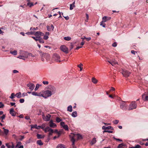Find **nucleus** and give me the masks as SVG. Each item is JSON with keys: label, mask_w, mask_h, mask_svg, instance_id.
Returning a JSON list of instances; mask_svg holds the SVG:
<instances>
[{"label": "nucleus", "mask_w": 148, "mask_h": 148, "mask_svg": "<svg viewBox=\"0 0 148 148\" xmlns=\"http://www.w3.org/2000/svg\"><path fill=\"white\" fill-rule=\"evenodd\" d=\"M40 53L41 60L43 62L47 61L50 59L49 55L46 53H42L41 51H39Z\"/></svg>", "instance_id": "nucleus-1"}, {"label": "nucleus", "mask_w": 148, "mask_h": 148, "mask_svg": "<svg viewBox=\"0 0 148 148\" xmlns=\"http://www.w3.org/2000/svg\"><path fill=\"white\" fill-rule=\"evenodd\" d=\"M77 135V134H74L73 133H71L69 135L71 140L72 142V145H75V139L76 138L77 139V136H75Z\"/></svg>", "instance_id": "nucleus-2"}, {"label": "nucleus", "mask_w": 148, "mask_h": 148, "mask_svg": "<svg viewBox=\"0 0 148 148\" xmlns=\"http://www.w3.org/2000/svg\"><path fill=\"white\" fill-rule=\"evenodd\" d=\"M52 94L51 91L47 90L45 91L44 94H42L41 95L44 98H46L48 97L51 96Z\"/></svg>", "instance_id": "nucleus-3"}, {"label": "nucleus", "mask_w": 148, "mask_h": 148, "mask_svg": "<svg viewBox=\"0 0 148 148\" xmlns=\"http://www.w3.org/2000/svg\"><path fill=\"white\" fill-rule=\"evenodd\" d=\"M136 106L137 104L136 102L135 101H132L130 104L128 110H130L135 109L136 108Z\"/></svg>", "instance_id": "nucleus-4"}, {"label": "nucleus", "mask_w": 148, "mask_h": 148, "mask_svg": "<svg viewBox=\"0 0 148 148\" xmlns=\"http://www.w3.org/2000/svg\"><path fill=\"white\" fill-rule=\"evenodd\" d=\"M53 59L57 62H60L61 61L60 60V56L56 53L54 54L53 56Z\"/></svg>", "instance_id": "nucleus-5"}, {"label": "nucleus", "mask_w": 148, "mask_h": 148, "mask_svg": "<svg viewBox=\"0 0 148 148\" xmlns=\"http://www.w3.org/2000/svg\"><path fill=\"white\" fill-rule=\"evenodd\" d=\"M123 76L125 77H127L130 75L131 73L126 70H122L121 72Z\"/></svg>", "instance_id": "nucleus-6"}, {"label": "nucleus", "mask_w": 148, "mask_h": 148, "mask_svg": "<svg viewBox=\"0 0 148 148\" xmlns=\"http://www.w3.org/2000/svg\"><path fill=\"white\" fill-rule=\"evenodd\" d=\"M51 91L52 94H55L56 91V88L53 86L50 85L48 86L47 88Z\"/></svg>", "instance_id": "nucleus-7"}, {"label": "nucleus", "mask_w": 148, "mask_h": 148, "mask_svg": "<svg viewBox=\"0 0 148 148\" xmlns=\"http://www.w3.org/2000/svg\"><path fill=\"white\" fill-rule=\"evenodd\" d=\"M60 49L62 51L66 53H68V49L65 45H62L60 47Z\"/></svg>", "instance_id": "nucleus-8"}, {"label": "nucleus", "mask_w": 148, "mask_h": 148, "mask_svg": "<svg viewBox=\"0 0 148 148\" xmlns=\"http://www.w3.org/2000/svg\"><path fill=\"white\" fill-rule=\"evenodd\" d=\"M34 34L36 36V37H38L39 38H40L41 36H42L44 35L43 33L40 31L34 32Z\"/></svg>", "instance_id": "nucleus-9"}, {"label": "nucleus", "mask_w": 148, "mask_h": 148, "mask_svg": "<svg viewBox=\"0 0 148 148\" xmlns=\"http://www.w3.org/2000/svg\"><path fill=\"white\" fill-rule=\"evenodd\" d=\"M120 108L123 110H126L127 109V105L125 102H123L121 104Z\"/></svg>", "instance_id": "nucleus-10"}, {"label": "nucleus", "mask_w": 148, "mask_h": 148, "mask_svg": "<svg viewBox=\"0 0 148 148\" xmlns=\"http://www.w3.org/2000/svg\"><path fill=\"white\" fill-rule=\"evenodd\" d=\"M108 61L112 66H114L115 65L118 64V62L114 59L111 60L110 61L108 60Z\"/></svg>", "instance_id": "nucleus-11"}, {"label": "nucleus", "mask_w": 148, "mask_h": 148, "mask_svg": "<svg viewBox=\"0 0 148 148\" xmlns=\"http://www.w3.org/2000/svg\"><path fill=\"white\" fill-rule=\"evenodd\" d=\"M25 56H20L18 57V58L22 59L24 60H25V59H26L28 57V54L27 52H25Z\"/></svg>", "instance_id": "nucleus-12"}, {"label": "nucleus", "mask_w": 148, "mask_h": 148, "mask_svg": "<svg viewBox=\"0 0 148 148\" xmlns=\"http://www.w3.org/2000/svg\"><path fill=\"white\" fill-rule=\"evenodd\" d=\"M27 86L29 88L32 90L35 87V85L32 83H30L27 84Z\"/></svg>", "instance_id": "nucleus-13"}, {"label": "nucleus", "mask_w": 148, "mask_h": 148, "mask_svg": "<svg viewBox=\"0 0 148 148\" xmlns=\"http://www.w3.org/2000/svg\"><path fill=\"white\" fill-rule=\"evenodd\" d=\"M42 116L43 119L46 121H49L50 120L51 116L49 114H48L46 116L44 115H42Z\"/></svg>", "instance_id": "nucleus-14"}, {"label": "nucleus", "mask_w": 148, "mask_h": 148, "mask_svg": "<svg viewBox=\"0 0 148 148\" xmlns=\"http://www.w3.org/2000/svg\"><path fill=\"white\" fill-rule=\"evenodd\" d=\"M10 113L12 116H15L16 114V112L14 111V109L13 108H12L10 109Z\"/></svg>", "instance_id": "nucleus-15"}, {"label": "nucleus", "mask_w": 148, "mask_h": 148, "mask_svg": "<svg viewBox=\"0 0 148 148\" xmlns=\"http://www.w3.org/2000/svg\"><path fill=\"white\" fill-rule=\"evenodd\" d=\"M49 126L52 128H55L56 127V124L53 122V121L52 120H51L49 122Z\"/></svg>", "instance_id": "nucleus-16"}, {"label": "nucleus", "mask_w": 148, "mask_h": 148, "mask_svg": "<svg viewBox=\"0 0 148 148\" xmlns=\"http://www.w3.org/2000/svg\"><path fill=\"white\" fill-rule=\"evenodd\" d=\"M111 19L110 17L104 16L102 18V21L105 22Z\"/></svg>", "instance_id": "nucleus-17"}, {"label": "nucleus", "mask_w": 148, "mask_h": 148, "mask_svg": "<svg viewBox=\"0 0 148 148\" xmlns=\"http://www.w3.org/2000/svg\"><path fill=\"white\" fill-rule=\"evenodd\" d=\"M142 98L144 101H147L148 100V96L145 95V94H143L142 95Z\"/></svg>", "instance_id": "nucleus-18"}, {"label": "nucleus", "mask_w": 148, "mask_h": 148, "mask_svg": "<svg viewBox=\"0 0 148 148\" xmlns=\"http://www.w3.org/2000/svg\"><path fill=\"white\" fill-rule=\"evenodd\" d=\"M49 34V32H46L43 38L45 40H47L49 38L48 36Z\"/></svg>", "instance_id": "nucleus-19"}, {"label": "nucleus", "mask_w": 148, "mask_h": 148, "mask_svg": "<svg viewBox=\"0 0 148 148\" xmlns=\"http://www.w3.org/2000/svg\"><path fill=\"white\" fill-rule=\"evenodd\" d=\"M56 148H66V147L64 145L59 144L57 146Z\"/></svg>", "instance_id": "nucleus-20"}, {"label": "nucleus", "mask_w": 148, "mask_h": 148, "mask_svg": "<svg viewBox=\"0 0 148 148\" xmlns=\"http://www.w3.org/2000/svg\"><path fill=\"white\" fill-rule=\"evenodd\" d=\"M32 94L33 95H34L35 96H41L40 94L38 93L35 92H32Z\"/></svg>", "instance_id": "nucleus-21"}, {"label": "nucleus", "mask_w": 148, "mask_h": 148, "mask_svg": "<svg viewBox=\"0 0 148 148\" xmlns=\"http://www.w3.org/2000/svg\"><path fill=\"white\" fill-rule=\"evenodd\" d=\"M31 128H35L37 129H38L40 128L39 126H38L36 125H31Z\"/></svg>", "instance_id": "nucleus-22"}, {"label": "nucleus", "mask_w": 148, "mask_h": 148, "mask_svg": "<svg viewBox=\"0 0 148 148\" xmlns=\"http://www.w3.org/2000/svg\"><path fill=\"white\" fill-rule=\"evenodd\" d=\"M3 129L5 135H7L9 132V130L8 129H5L4 127H3Z\"/></svg>", "instance_id": "nucleus-23"}, {"label": "nucleus", "mask_w": 148, "mask_h": 148, "mask_svg": "<svg viewBox=\"0 0 148 148\" xmlns=\"http://www.w3.org/2000/svg\"><path fill=\"white\" fill-rule=\"evenodd\" d=\"M92 81L94 84H96L98 82V80L96 79L95 77H92Z\"/></svg>", "instance_id": "nucleus-24"}, {"label": "nucleus", "mask_w": 148, "mask_h": 148, "mask_svg": "<svg viewBox=\"0 0 148 148\" xmlns=\"http://www.w3.org/2000/svg\"><path fill=\"white\" fill-rule=\"evenodd\" d=\"M37 137L38 138V139H40V138H44V135H42L41 134H37Z\"/></svg>", "instance_id": "nucleus-25"}, {"label": "nucleus", "mask_w": 148, "mask_h": 148, "mask_svg": "<svg viewBox=\"0 0 148 148\" xmlns=\"http://www.w3.org/2000/svg\"><path fill=\"white\" fill-rule=\"evenodd\" d=\"M67 111L70 112L72 111V107L71 106H69L67 108Z\"/></svg>", "instance_id": "nucleus-26"}, {"label": "nucleus", "mask_w": 148, "mask_h": 148, "mask_svg": "<svg viewBox=\"0 0 148 148\" xmlns=\"http://www.w3.org/2000/svg\"><path fill=\"white\" fill-rule=\"evenodd\" d=\"M37 143L40 145H43V143L41 140H37Z\"/></svg>", "instance_id": "nucleus-27"}, {"label": "nucleus", "mask_w": 148, "mask_h": 148, "mask_svg": "<svg viewBox=\"0 0 148 148\" xmlns=\"http://www.w3.org/2000/svg\"><path fill=\"white\" fill-rule=\"evenodd\" d=\"M49 136L51 135L53 132V130L51 128H50V129L49 130Z\"/></svg>", "instance_id": "nucleus-28"}, {"label": "nucleus", "mask_w": 148, "mask_h": 148, "mask_svg": "<svg viewBox=\"0 0 148 148\" xmlns=\"http://www.w3.org/2000/svg\"><path fill=\"white\" fill-rule=\"evenodd\" d=\"M72 116L73 117H75L77 116V112L75 111L73 112L71 114Z\"/></svg>", "instance_id": "nucleus-29"}, {"label": "nucleus", "mask_w": 148, "mask_h": 148, "mask_svg": "<svg viewBox=\"0 0 148 148\" xmlns=\"http://www.w3.org/2000/svg\"><path fill=\"white\" fill-rule=\"evenodd\" d=\"M21 92H19L18 93H16L15 95V96H16V97H17L18 98H20L21 97Z\"/></svg>", "instance_id": "nucleus-30"}, {"label": "nucleus", "mask_w": 148, "mask_h": 148, "mask_svg": "<svg viewBox=\"0 0 148 148\" xmlns=\"http://www.w3.org/2000/svg\"><path fill=\"white\" fill-rule=\"evenodd\" d=\"M96 138H93L92 141L91 142V144L92 145L95 143L96 142Z\"/></svg>", "instance_id": "nucleus-31"}, {"label": "nucleus", "mask_w": 148, "mask_h": 148, "mask_svg": "<svg viewBox=\"0 0 148 148\" xmlns=\"http://www.w3.org/2000/svg\"><path fill=\"white\" fill-rule=\"evenodd\" d=\"M50 128L49 127H46L45 129H43V130L45 132H49V130L50 129Z\"/></svg>", "instance_id": "nucleus-32"}, {"label": "nucleus", "mask_w": 148, "mask_h": 148, "mask_svg": "<svg viewBox=\"0 0 148 148\" xmlns=\"http://www.w3.org/2000/svg\"><path fill=\"white\" fill-rule=\"evenodd\" d=\"M24 138V136H21V135L19 136H18V140H21L23 139Z\"/></svg>", "instance_id": "nucleus-33"}, {"label": "nucleus", "mask_w": 148, "mask_h": 148, "mask_svg": "<svg viewBox=\"0 0 148 148\" xmlns=\"http://www.w3.org/2000/svg\"><path fill=\"white\" fill-rule=\"evenodd\" d=\"M104 22H105L103 21H102L101 22L100 24V25L102 26L103 27H106V24L104 23Z\"/></svg>", "instance_id": "nucleus-34"}, {"label": "nucleus", "mask_w": 148, "mask_h": 148, "mask_svg": "<svg viewBox=\"0 0 148 148\" xmlns=\"http://www.w3.org/2000/svg\"><path fill=\"white\" fill-rule=\"evenodd\" d=\"M63 130H61L59 131L58 132H57V134H58V137H59L60 135L63 132Z\"/></svg>", "instance_id": "nucleus-35"}, {"label": "nucleus", "mask_w": 148, "mask_h": 148, "mask_svg": "<svg viewBox=\"0 0 148 148\" xmlns=\"http://www.w3.org/2000/svg\"><path fill=\"white\" fill-rule=\"evenodd\" d=\"M82 66L83 64L82 63H80L79 64L77 65L78 67L80 68V71H82V70L83 68L82 67Z\"/></svg>", "instance_id": "nucleus-36"}, {"label": "nucleus", "mask_w": 148, "mask_h": 148, "mask_svg": "<svg viewBox=\"0 0 148 148\" xmlns=\"http://www.w3.org/2000/svg\"><path fill=\"white\" fill-rule=\"evenodd\" d=\"M75 136H77V139H79L80 138H82V136L81 135H80L79 134H77V135H76Z\"/></svg>", "instance_id": "nucleus-37"}, {"label": "nucleus", "mask_w": 148, "mask_h": 148, "mask_svg": "<svg viewBox=\"0 0 148 148\" xmlns=\"http://www.w3.org/2000/svg\"><path fill=\"white\" fill-rule=\"evenodd\" d=\"M10 53L11 54L14 55H16L17 54V52L16 51L14 50L13 51H11Z\"/></svg>", "instance_id": "nucleus-38"}, {"label": "nucleus", "mask_w": 148, "mask_h": 148, "mask_svg": "<svg viewBox=\"0 0 148 148\" xmlns=\"http://www.w3.org/2000/svg\"><path fill=\"white\" fill-rule=\"evenodd\" d=\"M71 39V38L69 36L66 37L64 38V39L66 40L69 41Z\"/></svg>", "instance_id": "nucleus-39"}, {"label": "nucleus", "mask_w": 148, "mask_h": 148, "mask_svg": "<svg viewBox=\"0 0 148 148\" xmlns=\"http://www.w3.org/2000/svg\"><path fill=\"white\" fill-rule=\"evenodd\" d=\"M63 127L66 131H68L69 130V128L68 127V126L67 125H65Z\"/></svg>", "instance_id": "nucleus-40"}, {"label": "nucleus", "mask_w": 148, "mask_h": 148, "mask_svg": "<svg viewBox=\"0 0 148 148\" xmlns=\"http://www.w3.org/2000/svg\"><path fill=\"white\" fill-rule=\"evenodd\" d=\"M62 119H61L59 117H57L56 119V122L58 123H59L61 121H62Z\"/></svg>", "instance_id": "nucleus-41"}, {"label": "nucleus", "mask_w": 148, "mask_h": 148, "mask_svg": "<svg viewBox=\"0 0 148 148\" xmlns=\"http://www.w3.org/2000/svg\"><path fill=\"white\" fill-rule=\"evenodd\" d=\"M27 5L29 6L30 7H31L32 6H33V3H27Z\"/></svg>", "instance_id": "nucleus-42"}, {"label": "nucleus", "mask_w": 148, "mask_h": 148, "mask_svg": "<svg viewBox=\"0 0 148 148\" xmlns=\"http://www.w3.org/2000/svg\"><path fill=\"white\" fill-rule=\"evenodd\" d=\"M21 143L20 142H17V144L16 145V147H18L19 146L21 145Z\"/></svg>", "instance_id": "nucleus-43"}, {"label": "nucleus", "mask_w": 148, "mask_h": 148, "mask_svg": "<svg viewBox=\"0 0 148 148\" xmlns=\"http://www.w3.org/2000/svg\"><path fill=\"white\" fill-rule=\"evenodd\" d=\"M119 122V121L118 120H116L113 121V123L115 124H117Z\"/></svg>", "instance_id": "nucleus-44"}, {"label": "nucleus", "mask_w": 148, "mask_h": 148, "mask_svg": "<svg viewBox=\"0 0 148 148\" xmlns=\"http://www.w3.org/2000/svg\"><path fill=\"white\" fill-rule=\"evenodd\" d=\"M38 41H39V42L40 43H43L44 42V41L41 39V38H39V40H38Z\"/></svg>", "instance_id": "nucleus-45"}, {"label": "nucleus", "mask_w": 148, "mask_h": 148, "mask_svg": "<svg viewBox=\"0 0 148 148\" xmlns=\"http://www.w3.org/2000/svg\"><path fill=\"white\" fill-rule=\"evenodd\" d=\"M39 86L40 85L38 84H37L36 85L35 88V91L37 90L38 89L39 87Z\"/></svg>", "instance_id": "nucleus-46"}, {"label": "nucleus", "mask_w": 148, "mask_h": 148, "mask_svg": "<svg viewBox=\"0 0 148 148\" xmlns=\"http://www.w3.org/2000/svg\"><path fill=\"white\" fill-rule=\"evenodd\" d=\"M12 136L13 138H15L16 140H18V136H17L15 134H13Z\"/></svg>", "instance_id": "nucleus-47"}, {"label": "nucleus", "mask_w": 148, "mask_h": 148, "mask_svg": "<svg viewBox=\"0 0 148 148\" xmlns=\"http://www.w3.org/2000/svg\"><path fill=\"white\" fill-rule=\"evenodd\" d=\"M124 145L123 144V143L120 144L118 146V148H122L123 147Z\"/></svg>", "instance_id": "nucleus-48"}, {"label": "nucleus", "mask_w": 148, "mask_h": 148, "mask_svg": "<svg viewBox=\"0 0 148 148\" xmlns=\"http://www.w3.org/2000/svg\"><path fill=\"white\" fill-rule=\"evenodd\" d=\"M141 147V146L139 145H136L135 147H130L129 148H140Z\"/></svg>", "instance_id": "nucleus-49"}, {"label": "nucleus", "mask_w": 148, "mask_h": 148, "mask_svg": "<svg viewBox=\"0 0 148 148\" xmlns=\"http://www.w3.org/2000/svg\"><path fill=\"white\" fill-rule=\"evenodd\" d=\"M34 32H27L26 33V34H28V35H32V34H34Z\"/></svg>", "instance_id": "nucleus-50"}, {"label": "nucleus", "mask_w": 148, "mask_h": 148, "mask_svg": "<svg viewBox=\"0 0 148 148\" xmlns=\"http://www.w3.org/2000/svg\"><path fill=\"white\" fill-rule=\"evenodd\" d=\"M14 94V93H12L11 94L10 96V98L11 99H12L14 98V96H15Z\"/></svg>", "instance_id": "nucleus-51"}, {"label": "nucleus", "mask_w": 148, "mask_h": 148, "mask_svg": "<svg viewBox=\"0 0 148 148\" xmlns=\"http://www.w3.org/2000/svg\"><path fill=\"white\" fill-rule=\"evenodd\" d=\"M32 38H33L36 41H38V40H39V38H38V37H36L32 36Z\"/></svg>", "instance_id": "nucleus-52"}, {"label": "nucleus", "mask_w": 148, "mask_h": 148, "mask_svg": "<svg viewBox=\"0 0 148 148\" xmlns=\"http://www.w3.org/2000/svg\"><path fill=\"white\" fill-rule=\"evenodd\" d=\"M75 7H73V5L72 4H71L70 5V9L71 10H73L74 8Z\"/></svg>", "instance_id": "nucleus-53"}, {"label": "nucleus", "mask_w": 148, "mask_h": 148, "mask_svg": "<svg viewBox=\"0 0 148 148\" xmlns=\"http://www.w3.org/2000/svg\"><path fill=\"white\" fill-rule=\"evenodd\" d=\"M4 106V105L1 102H0V108H3Z\"/></svg>", "instance_id": "nucleus-54"}, {"label": "nucleus", "mask_w": 148, "mask_h": 148, "mask_svg": "<svg viewBox=\"0 0 148 148\" xmlns=\"http://www.w3.org/2000/svg\"><path fill=\"white\" fill-rule=\"evenodd\" d=\"M117 43L116 42H114L112 44V46L113 47H115L117 46Z\"/></svg>", "instance_id": "nucleus-55"}, {"label": "nucleus", "mask_w": 148, "mask_h": 148, "mask_svg": "<svg viewBox=\"0 0 148 148\" xmlns=\"http://www.w3.org/2000/svg\"><path fill=\"white\" fill-rule=\"evenodd\" d=\"M60 125L62 126L63 127L65 125L64 123V122L62 121L60 123Z\"/></svg>", "instance_id": "nucleus-56"}, {"label": "nucleus", "mask_w": 148, "mask_h": 148, "mask_svg": "<svg viewBox=\"0 0 148 148\" xmlns=\"http://www.w3.org/2000/svg\"><path fill=\"white\" fill-rule=\"evenodd\" d=\"M113 138L116 140L117 141H121V142H122L123 141V140H121V139H119V138H116L115 137H114Z\"/></svg>", "instance_id": "nucleus-57"}, {"label": "nucleus", "mask_w": 148, "mask_h": 148, "mask_svg": "<svg viewBox=\"0 0 148 148\" xmlns=\"http://www.w3.org/2000/svg\"><path fill=\"white\" fill-rule=\"evenodd\" d=\"M42 83L44 84H49V82L48 81H43L42 82Z\"/></svg>", "instance_id": "nucleus-58"}, {"label": "nucleus", "mask_w": 148, "mask_h": 148, "mask_svg": "<svg viewBox=\"0 0 148 148\" xmlns=\"http://www.w3.org/2000/svg\"><path fill=\"white\" fill-rule=\"evenodd\" d=\"M39 127H40V128H41L42 129H44V128L45 127V125L43 124L42 125H41V126H39Z\"/></svg>", "instance_id": "nucleus-59"}, {"label": "nucleus", "mask_w": 148, "mask_h": 148, "mask_svg": "<svg viewBox=\"0 0 148 148\" xmlns=\"http://www.w3.org/2000/svg\"><path fill=\"white\" fill-rule=\"evenodd\" d=\"M104 132H107L109 133H112L113 132L109 130H104L103 131Z\"/></svg>", "instance_id": "nucleus-60"}, {"label": "nucleus", "mask_w": 148, "mask_h": 148, "mask_svg": "<svg viewBox=\"0 0 148 148\" xmlns=\"http://www.w3.org/2000/svg\"><path fill=\"white\" fill-rule=\"evenodd\" d=\"M73 45L72 43H71V45H70V50H71L72 49H73Z\"/></svg>", "instance_id": "nucleus-61"}, {"label": "nucleus", "mask_w": 148, "mask_h": 148, "mask_svg": "<svg viewBox=\"0 0 148 148\" xmlns=\"http://www.w3.org/2000/svg\"><path fill=\"white\" fill-rule=\"evenodd\" d=\"M19 101L21 103H23L24 101V99H20Z\"/></svg>", "instance_id": "nucleus-62"}, {"label": "nucleus", "mask_w": 148, "mask_h": 148, "mask_svg": "<svg viewBox=\"0 0 148 148\" xmlns=\"http://www.w3.org/2000/svg\"><path fill=\"white\" fill-rule=\"evenodd\" d=\"M5 115L3 114V115L1 117V118L3 120L5 119Z\"/></svg>", "instance_id": "nucleus-63"}, {"label": "nucleus", "mask_w": 148, "mask_h": 148, "mask_svg": "<svg viewBox=\"0 0 148 148\" xmlns=\"http://www.w3.org/2000/svg\"><path fill=\"white\" fill-rule=\"evenodd\" d=\"M12 146H11V148H16V147H15L13 143H11Z\"/></svg>", "instance_id": "nucleus-64"}]
</instances>
